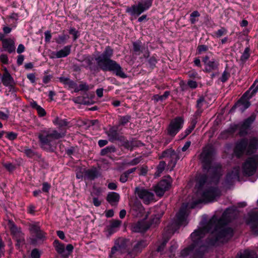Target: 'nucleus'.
<instances>
[{"label":"nucleus","instance_id":"obj_1","mask_svg":"<svg viewBox=\"0 0 258 258\" xmlns=\"http://www.w3.org/2000/svg\"><path fill=\"white\" fill-rule=\"evenodd\" d=\"M234 217V212L232 209L227 208L218 219L214 216L206 226L196 230L191 234L192 243L183 249L180 256L183 258L192 253L193 258H201L207 249V246L202 240L205 234L211 232L206 242L209 245H218L224 243L231 238L233 234V229L225 226L230 222Z\"/></svg>","mask_w":258,"mask_h":258},{"label":"nucleus","instance_id":"obj_2","mask_svg":"<svg viewBox=\"0 0 258 258\" xmlns=\"http://www.w3.org/2000/svg\"><path fill=\"white\" fill-rule=\"evenodd\" d=\"M213 151L210 148H205L200 154V160L203 164V168L208 171V175L203 174L199 176L196 187L198 190L204 185H217L222 175V167L220 164L211 166Z\"/></svg>","mask_w":258,"mask_h":258},{"label":"nucleus","instance_id":"obj_3","mask_svg":"<svg viewBox=\"0 0 258 258\" xmlns=\"http://www.w3.org/2000/svg\"><path fill=\"white\" fill-rule=\"evenodd\" d=\"M113 54V49L109 46H106L103 53L95 58L98 66L104 72H111L122 79L127 78V75L123 72L120 64L111 59Z\"/></svg>","mask_w":258,"mask_h":258},{"label":"nucleus","instance_id":"obj_4","mask_svg":"<svg viewBox=\"0 0 258 258\" xmlns=\"http://www.w3.org/2000/svg\"><path fill=\"white\" fill-rule=\"evenodd\" d=\"M63 137L64 133H58L56 130L50 128L41 130L38 133V138L40 147L49 152H53L54 150L53 141Z\"/></svg>","mask_w":258,"mask_h":258},{"label":"nucleus","instance_id":"obj_5","mask_svg":"<svg viewBox=\"0 0 258 258\" xmlns=\"http://www.w3.org/2000/svg\"><path fill=\"white\" fill-rule=\"evenodd\" d=\"M257 91L258 80H256L249 89L244 93L242 97L239 99L231 108L230 112H233L236 109H237L239 111L243 112L245 109L248 108L250 105L249 101L245 100L244 98H247V99H249L257 92Z\"/></svg>","mask_w":258,"mask_h":258},{"label":"nucleus","instance_id":"obj_6","mask_svg":"<svg viewBox=\"0 0 258 258\" xmlns=\"http://www.w3.org/2000/svg\"><path fill=\"white\" fill-rule=\"evenodd\" d=\"M131 244V242L129 240L122 238H118L115 241L114 245L111 248L109 258H117L119 255L126 252L127 253L128 256V251H131L128 247Z\"/></svg>","mask_w":258,"mask_h":258},{"label":"nucleus","instance_id":"obj_7","mask_svg":"<svg viewBox=\"0 0 258 258\" xmlns=\"http://www.w3.org/2000/svg\"><path fill=\"white\" fill-rule=\"evenodd\" d=\"M258 169V155L248 158L242 165L243 173L248 176L253 175Z\"/></svg>","mask_w":258,"mask_h":258},{"label":"nucleus","instance_id":"obj_8","mask_svg":"<svg viewBox=\"0 0 258 258\" xmlns=\"http://www.w3.org/2000/svg\"><path fill=\"white\" fill-rule=\"evenodd\" d=\"M152 4V0H144L143 2L138 3L137 5L128 7L126 9V12L132 16H138L147 10L151 6Z\"/></svg>","mask_w":258,"mask_h":258},{"label":"nucleus","instance_id":"obj_9","mask_svg":"<svg viewBox=\"0 0 258 258\" xmlns=\"http://www.w3.org/2000/svg\"><path fill=\"white\" fill-rule=\"evenodd\" d=\"M183 123L184 120L181 117H176L172 119L167 128L168 135L174 137L182 128Z\"/></svg>","mask_w":258,"mask_h":258},{"label":"nucleus","instance_id":"obj_10","mask_svg":"<svg viewBox=\"0 0 258 258\" xmlns=\"http://www.w3.org/2000/svg\"><path fill=\"white\" fill-rule=\"evenodd\" d=\"M8 226L11 231V234L17 242V246H20V245L24 243L25 239L23 234L21 232L20 228L17 227L12 220H9Z\"/></svg>","mask_w":258,"mask_h":258},{"label":"nucleus","instance_id":"obj_11","mask_svg":"<svg viewBox=\"0 0 258 258\" xmlns=\"http://www.w3.org/2000/svg\"><path fill=\"white\" fill-rule=\"evenodd\" d=\"M256 118V115L254 113L249 117L244 119L243 122L236 125L239 130V134L240 136H244L247 134L248 130Z\"/></svg>","mask_w":258,"mask_h":258},{"label":"nucleus","instance_id":"obj_12","mask_svg":"<svg viewBox=\"0 0 258 258\" xmlns=\"http://www.w3.org/2000/svg\"><path fill=\"white\" fill-rule=\"evenodd\" d=\"M135 192L145 204H149L154 200V195L153 192L148 189L142 187H136Z\"/></svg>","mask_w":258,"mask_h":258},{"label":"nucleus","instance_id":"obj_13","mask_svg":"<svg viewBox=\"0 0 258 258\" xmlns=\"http://www.w3.org/2000/svg\"><path fill=\"white\" fill-rule=\"evenodd\" d=\"M246 222L250 226L252 232L258 235V209L253 210L248 213Z\"/></svg>","mask_w":258,"mask_h":258},{"label":"nucleus","instance_id":"obj_14","mask_svg":"<svg viewBox=\"0 0 258 258\" xmlns=\"http://www.w3.org/2000/svg\"><path fill=\"white\" fill-rule=\"evenodd\" d=\"M171 178L168 176L166 179L161 180L155 186V192L158 196H162L168 190L171 184Z\"/></svg>","mask_w":258,"mask_h":258},{"label":"nucleus","instance_id":"obj_15","mask_svg":"<svg viewBox=\"0 0 258 258\" xmlns=\"http://www.w3.org/2000/svg\"><path fill=\"white\" fill-rule=\"evenodd\" d=\"M240 170V167L236 166L227 173L225 180V186H229L232 185L236 180H239Z\"/></svg>","mask_w":258,"mask_h":258},{"label":"nucleus","instance_id":"obj_16","mask_svg":"<svg viewBox=\"0 0 258 258\" xmlns=\"http://www.w3.org/2000/svg\"><path fill=\"white\" fill-rule=\"evenodd\" d=\"M133 50L134 53L139 55L145 52L143 54L144 58H148L150 56V52L148 47L145 43L143 44L141 41H137L133 43Z\"/></svg>","mask_w":258,"mask_h":258},{"label":"nucleus","instance_id":"obj_17","mask_svg":"<svg viewBox=\"0 0 258 258\" xmlns=\"http://www.w3.org/2000/svg\"><path fill=\"white\" fill-rule=\"evenodd\" d=\"M220 195V191L218 187L209 186L203 191L202 198L205 201L211 202Z\"/></svg>","mask_w":258,"mask_h":258},{"label":"nucleus","instance_id":"obj_18","mask_svg":"<svg viewBox=\"0 0 258 258\" xmlns=\"http://www.w3.org/2000/svg\"><path fill=\"white\" fill-rule=\"evenodd\" d=\"M118 126H112L105 132V134L107 135L108 140L110 142H114L116 141L122 142L124 141V137L120 135L118 132Z\"/></svg>","mask_w":258,"mask_h":258},{"label":"nucleus","instance_id":"obj_19","mask_svg":"<svg viewBox=\"0 0 258 258\" xmlns=\"http://www.w3.org/2000/svg\"><path fill=\"white\" fill-rule=\"evenodd\" d=\"M53 123L57 126L58 133H64V137L66 135L67 130L69 128V122L67 119H62L56 117L53 120Z\"/></svg>","mask_w":258,"mask_h":258},{"label":"nucleus","instance_id":"obj_20","mask_svg":"<svg viewBox=\"0 0 258 258\" xmlns=\"http://www.w3.org/2000/svg\"><path fill=\"white\" fill-rule=\"evenodd\" d=\"M147 244L148 243L145 240H141L138 241L134 245L133 248L131 250V251H128V257L130 258H135V256L147 245Z\"/></svg>","mask_w":258,"mask_h":258},{"label":"nucleus","instance_id":"obj_21","mask_svg":"<svg viewBox=\"0 0 258 258\" xmlns=\"http://www.w3.org/2000/svg\"><path fill=\"white\" fill-rule=\"evenodd\" d=\"M150 227L149 223L143 220L132 224L131 230L134 232H145Z\"/></svg>","mask_w":258,"mask_h":258},{"label":"nucleus","instance_id":"obj_22","mask_svg":"<svg viewBox=\"0 0 258 258\" xmlns=\"http://www.w3.org/2000/svg\"><path fill=\"white\" fill-rule=\"evenodd\" d=\"M247 145L248 141L246 139H242L236 143L234 152L238 157L241 156L245 151L246 152Z\"/></svg>","mask_w":258,"mask_h":258},{"label":"nucleus","instance_id":"obj_23","mask_svg":"<svg viewBox=\"0 0 258 258\" xmlns=\"http://www.w3.org/2000/svg\"><path fill=\"white\" fill-rule=\"evenodd\" d=\"M186 209L187 206L183 205L177 213L176 223L178 225H183L186 222Z\"/></svg>","mask_w":258,"mask_h":258},{"label":"nucleus","instance_id":"obj_24","mask_svg":"<svg viewBox=\"0 0 258 258\" xmlns=\"http://www.w3.org/2000/svg\"><path fill=\"white\" fill-rule=\"evenodd\" d=\"M1 81L3 85L6 87H13L15 84L13 77L6 69L1 77Z\"/></svg>","mask_w":258,"mask_h":258},{"label":"nucleus","instance_id":"obj_25","mask_svg":"<svg viewBox=\"0 0 258 258\" xmlns=\"http://www.w3.org/2000/svg\"><path fill=\"white\" fill-rule=\"evenodd\" d=\"M258 149V138L252 137L249 139L247 148L246 149V154L250 155L256 152Z\"/></svg>","mask_w":258,"mask_h":258},{"label":"nucleus","instance_id":"obj_26","mask_svg":"<svg viewBox=\"0 0 258 258\" xmlns=\"http://www.w3.org/2000/svg\"><path fill=\"white\" fill-rule=\"evenodd\" d=\"M131 211L134 216L140 217L144 211V208L140 202L137 201L132 206Z\"/></svg>","mask_w":258,"mask_h":258},{"label":"nucleus","instance_id":"obj_27","mask_svg":"<svg viewBox=\"0 0 258 258\" xmlns=\"http://www.w3.org/2000/svg\"><path fill=\"white\" fill-rule=\"evenodd\" d=\"M3 47L9 53H11L15 51L16 47L14 39L6 38L2 42Z\"/></svg>","mask_w":258,"mask_h":258},{"label":"nucleus","instance_id":"obj_28","mask_svg":"<svg viewBox=\"0 0 258 258\" xmlns=\"http://www.w3.org/2000/svg\"><path fill=\"white\" fill-rule=\"evenodd\" d=\"M119 199V195L115 192H109L106 197V201L112 206H116L118 203Z\"/></svg>","mask_w":258,"mask_h":258},{"label":"nucleus","instance_id":"obj_29","mask_svg":"<svg viewBox=\"0 0 258 258\" xmlns=\"http://www.w3.org/2000/svg\"><path fill=\"white\" fill-rule=\"evenodd\" d=\"M30 230L35 234V236L38 239L44 240L45 238V233L40 230L39 226L36 225H31L30 226Z\"/></svg>","mask_w":258,"mask_h":258},{"label":"nucleus","instance_id":"obj_30","mask_svg":"<svg viewBox=\"0 0 258 258\" xmlns=\"http://www.w3.org/2000/svg\"><path fill=\"white\" fill-rule=\"evenodd\" d=\"M205 103L206 101L205 100V98L203 96H200L197 100L196 104L197 110L195 113V116L196 118L201 116L203 111L202 107Z\"/></svg>","mask_w":258,"mask_h":258},{"label":"nucleus","instance_id":"obj_31","mask_svg":"<svg viewBox=\"0 0 258 258\" xmlns=\"http://www.w3.org/2000/svg\"><path fill=\"white\" fill-rule=\"evenodd\" d=\"M71 45L64 46L62 49L55 53V57L57 58L65 57L71 53Z\"/></svg>","mask_w":258,"mask_h":258},{"label":"nucleus","instance_id":"obj_32","mask_svg":"<svg viewBox=\"0 0 258 258\" xmlns=\"http://www.w3.org/2000/svg\"><path fill=\"white\" fill-rule=\"evenodd\" d=\"M84 176L90 180H94L99 176V172L96 168H92L85 170Z\"/></svg>","mask_w":258,"mask_h":258},{"label":"nucleus","instance_id":"obj_33","mask_svg":"<svg viewBox=\"0 0 258 258\" xmlns=\"http://www.w3.org/2000/svg\"><path fill=\"white\" fill-rule=\"evenodd\" d=\"M205 66V71L207 72H211L213 71L218 70L219 63L214 59H212L210 61H208Z\"/></svg>","mask_w":258,"mask_h":258},{"label":"nucleus","instance_id":"obj_34","mask_svg":"<svg viewBox=\"0 0 258 258\" xmlns=\"http://www.w3.org/2000/svg\"><path fill=\"white\" fill-rule=\"evenodd\" d=\"M180 151L176 152L174 150V152L172 154V156H171V159L170 160L169 163H168V166L170 167V170L173 169L174 167L175 166L177 161L179 159Z\"/></svg>","mask_w":258,"mask_h":258},{"label":"nucleus","instance_id":"obj_35","mask_svg":"<svg viewBox=\"0 0 258 258\" xmlns=\"http://www.w3.org/2000/svg\"><path fill=\"white\" fill-rule=\"evenodd\" d=\"M116 149L114 145L107 146L102 149L100 153L101 156H109L111 154L115 153Z\"/></svg>","mask_w":258,"mask_h":258},{"label":"nucleus","instance_id":"obj_36","mask_svg":"<svg viewBox=\"0 0 258 258\" xmlns=\"http://www.w3.org/2000/svg\"><path fill=\"white\" fill-rule=\"evenodd\" d=\"M121 142L123 143L122 146L125 148L130 150V151H132L135 147H138L139 146V145L141 144V143L139 142H130L127 140H125V139H124V141Z\"/></svg>","mask_w":258,"mask_h":258},{"label":"nucleus","instance_id":"obj_37","mask_svg":"<svg viewBox=\"0 0 258 258\" xmlns=\"http://www.w3.org/2000/svg\"><path fill=\"white\" fill-rule=\"evenodd\" d=\"M256 253L252 250L246 249L242 253H240L239 256L236 258H257Z\"/></svg>","mask_w":258,"mask_h":258},{"label":"nucleus","instance_id":"obj_38","mask_svg":"<svg viewBox=\"0 0 258 258\" xmlns=\"http://www.w3.org/2000/svg\"><path fill=\"white\" fill-rule=\"evenodd\" d=\"M197 123V118L193 119L191 121V124L188 126V127L185 131L184 134L182 133L180 134L181 138L182 139L185 138L187 137L193 130L195 128L196 125Z\"/></svg>","mask_w":258,"mask_h":258},{"label":"nucleus","instance_id":"obj_39","mask_svg":"<svg viewBox=\"0 0 258 258\" xmlns=\"http://www.w3.org/2000/svg\"><path fill=\"white\" fill-rule=\"evenodd\" d=\"M53 245L57 253L61 254L63 257V254L64 253V244L59 242L58 240H55L53 242Z\"/></svg>","mask_w":258,"mask_h":258},{"label":"nucleus","instance_id":"obj_40","mask_svg":"<svg viewBox=\"0 0 258 258\" xmlns=\"http://www.w3.org/2000/svg\"><path fill=\"white\" fill-rule=\"evenodd\" d=\"M31 106L33 108L35 109L37 111V112L40 116L42 117L45 115L46 112L45 110L40 106L38 105L36 102L33 101L31 102Z\"/></svg>","mask_w":258,"mask_h":258},{"label":"nucleus","instance_id":"obj_41","mask_svg":"<svg viewBox=\"0 0 258 258\" xmlns=\"http://www.w3.org/2000/svg\"><path fill=\"white\" fill-rule=\"evenodd\" d=\"M59 80L61 83L68 85L71 88H73L77 86L76 83L71 80L69 78L61 77L59 78Z\"/></svg>","mask_w":258,"mask_h":258},{"label":"nucleus","instance_id":"obj_42","mask_svg":"<svg viewBox=\"0 0 258 258\" xmlns=\"http://www.w3.org/2000/svg\"><path fill=\"white\" fill-rule=\"evenodd\" d=\"M69 38L70 36L68 35L62 34L58 35L57 38H55V41L58 44H64L66 43Z\"/></svg>","mask_w":258,"mask_h":258},{"label":"nucleus","instance_id":"obj_43","mask_svg":"<svg viewBox=\"0 0 258 258\" xmlns=\"http://www.w3.org/2000/svg\"><path fill=\"white\" fill-rule=\"evenodd\" d=\"M173 152L174 150L172 149H167L162 152V156L160 158H165V160L167 161L168 163H169Z\"/></svg>","mask_w":258,"mask_h":258},{"label":"nucleus","instance_id":"obj_44","mask_svg":"<svg viewBox=\"0 0 258 258\" xmlns=\"http://www.w3.org/2000/svg\"><path fill=\"white\" fill-rule=\"evenodd\" d=\"M131 119L132 117L130 115L120 116L119 118V124L120 125H125Z\"/></svg>","mask_w":258,"mask_h":258},{"label":"nucleus","instance_id":"obj_45","mask_svg":"<svg viewBox=\"0 0 258 258\" xmlns=\"http://www.w3.org/2000/svg\"><path fill=\"white\" fill-rule=\"evenodd\" d=\"M250 48L249 47H247L245 48L244 52L242 54L240 57V60L242 61H246L250 56Z\"/></svg>","mask_w":258,"mask_h":258},{"label":"nucleus","instance_id":"obj_46","mask_svg":"<svg viewBox=\"0 0 258 258\" xmlns=\"http://www.w3.org/2000/svg\"><path fill=\"white\" fill-rule=\"evenodd\" d=\"M170 95V92L168 91H165L162 95H156L154 96V98L156 101H163L167 98Z\"/></svg>","mask_w":258,"mask_h":258},{"label":"nucleus","instance_id":"obj_47","mask_svg":"<svg viewBox=\"0 0 258 258\" xmlns=\"http://www.w3.org/2000/svg\"><path fill=\"white\" fill-rule=\"evenodd\" d=\"M24 152L26 155L29 158H32L37 155V153L34 150L26 147L25 148Z\"/></svg>","mask_w":258,"mask_h":258},{"label":"nucleus","instance_id":"obj_48","mask_svg":"<svg viewBox=\"0 0 258 258\" xmlns=\"http://www.w3.org/2000/svg\"><path fill=\"white\" fill-rule=\"evenodd\" d=\"M74 249V246L71 244H69L66 246L67 252L64 251L63 254V258H68V256L71 254Z\"/></svg>","mask_w":258,"mask_h":258},{"label":"nucleus","instance_id":"obj_49","mask_svg":"<svg viewBox=\"0 0 258 258\" xmlns=\"http://www.w3.org/2000/svg\"><path fill=\"white\" fill-rule=\"evenodd\" d=\"M166 165V163L165 161H162L159 162V164L157 167V172L158 173V175L164 171Z\"/></svg>","mask_w":258,"mask_h":258},{"label":"nucleus","instance_id":"obj_50","mask_svg":"<svg viewBox=\"0 0 258 258\" xmlns=\"http://www.w3.org/2000/svg\"><path fill=\"white\" fill-rule=\"evenodd\" d=\"M69 33L73 36V40L75 41L79 36V32L75 28H71L69 30Z\"/></svg>","mask_w":258,"mask_h":258},{"label":"nucleus","instance_id":"obj_51","mask_svg":"<svg viewBox=\"0 0 258 258\" xmlns=\"http://www.w3.org/2000/svg\"><path fill=\"white\" fill-rule=\"evenodd\" d=\"M227 30L224 27H222L215 32V35L217 37L219 38L227 33Z\"/></svg>","mask_w":258,"mask_h":258},{"label":"nucleus","instance_id":"obj_52","mask_svg":"<svg viewBox=\"0 0 258 258\" xmlns=\"http://www.w3.org/2000/svg\"><path fill=\"white\" fill-rule=\"evenodd\" d=\"M157 62V60L154 56L151 57L148 60L149 64L152 69H153L155 67Z\"/></svg>","mask_w":258,"mask_h":258},{"label":"nucleus","instance_id":"obj_53","mask_svg":"<svg viewBox=\"0 0 258 258\" xmlns=\"http://www.w3.org/2000/svg\"><path fill=\"white\" fill-rule=\"evenodd\" d=\"M229 77H230V74L226 71H225L223 73L222 76L220 79L222 82L224 83L226 81H227V80L228 79V78Z\"/></svg>","mask_w":258,"mask_h":258},{"label":"nucleus","instance_id":"obj_54","mask_svg":"<svg viewBox=\"0 0 258 258\" xmlns=\"http://www.w3.org/2000/svg\"><path fill=\"white\" fill-rule=\"evenodd\" d=\"M31 255L32 258H40V253L38 249L35 248L32 250Z\"/></svg>","mask_w":258,"mask_h":258},{"label":"nucleus","instance_id":"obj_55","mask_svg":"<svg viewBox=\"0 0 258 258\" xmlns=\"http://www.w3.org/2000/svg\"><path fill=\"white\" fill-rule=\"evenodd\" d=\"M85 59H84V61L86 62V66H85V67H88L89 66L91 68V66L92 64V58L90 56H85L84 57Z\"/></svg>","mask_w":258,"mask_h":258},{"label":"nucleus","instance_id":"obj_56","mask_svg":"<svg viewBox=\"0 0 258 258\" xmlns=\"http://www.w3.org/2000/svg\"><path fill=\"white\" fill-rule=\"evenodd\" d=\"M129 175L125 171L120 176L119 180L122 183H125L128 178Z\"/></svg>","mask_w":258,"mask_h":258},{"label":"nucleus","instance_id":"obj_57","mask_svg":"<svg viewBox=\"0 0 258 258\" xmlns=\"http://www.w3.org/2000/svg\"><path fill=\"white\" fill-rule=\"evenodd\" d=\"M90 89V87L89 85L86 83L82 82L81 84L79 85V90L81 91H88Z\"/></svg>","mask_w":258,"mask_h":258},{"label":"nucleus","instance_id":"obj_58","mask_svg":"<svg viewBox=\"0 0 258 258\" xmlns=\"http://www.w3.org/2000/svg\"><path fill=\"white\" fill-rule=\"evenodd\" d=\"M168 239L164 240L162 242V243L158 247V248L157 249V251L158 252L162 251L163 250V249H164V247H165L167 242H168Z\"/></svg>","mask_w":258,"mask_h":258},{"label":"nucleus","instance_id":"obj_59","mask_svg":"<svg viewBox=\"0 0 258 258\" xmlns=\"http://www.w3.org/2000/svg\"><path fill=\"white\" fill-rule=\"evenodd\" d=\"M208 49V47L207 46L205 45H200L198 46L197 50L199 53H201L202 52H205L207 51Z\"/></svg>","mask_w":258,"mask_h":258},{"label":"nucleus","instance_id":"obj_60","mask_svg":"<svg viewBox=\"0 0 258 258\" xmlns=\"http://www.w3.org/2000/svg\"><path fill=\"white\" fill-rule=\"evenodd\" d=\"M140 161H141V158L138 157V158H134L132 161L128 162L127 163V164L129 165L134 166V165H136L138 164V163H139L140 162Z\"/></svg>","mask_w":258,"mask_h":258},{"label":"nucleus","instance_id":"obj_61","mask_svg":"<svg viewBox=\"0 0 258 258\" xmlns=\"http://www.w3.org/2000/svg\"><path fill=\"white\" fill-rule=\"evenodd\" d=\"M7 134V137L10 140H14L17 137V134L13 132H8Z\"/></svg>","mask_w":258,"mask_h":258},{"label":"nucleus","instance_id":"obj_62","mask_svg":"<svg viewBox=\"0 0 258 258\" xmlns=\"http://www.w3.org/2000/svg\"><path fill=\"white\" fill-rule=\"evenodd\" d=\"M50 188V185L47 182H44L42 184V190L43 192H48Z\"/></svg>","mask_w":258,"mask_h":258},{"label":"nucleus","instance_id":"obj_63","mask_svg":"<svg viewBox=\"0 0 258 258\" xmlns=\"http://www.w3.org/2000/svg\"><path fill=\"white\" fill-rule=\"evenodd\" d=\"M160 217L159 216L155 215L154 217L152 218L151 223H149V225L157 224L159 222Z\"/></svg>","mask_w":258,"mask_h":258},{"label":"nucleus","instance_id":"obj_64","mask_svg":"<svg viewBox=\"0 0 258 258\" xmlns=\"http://www.w3.org/2000/svg\"><path fill=\"white\" fill-rule=\"evenodd\" d=\"M45 41L46 42H49L51 38V34L50 31H46L44 33Z\"/></svg>","mask_w":258,"mask_h":258}]
</instances>
